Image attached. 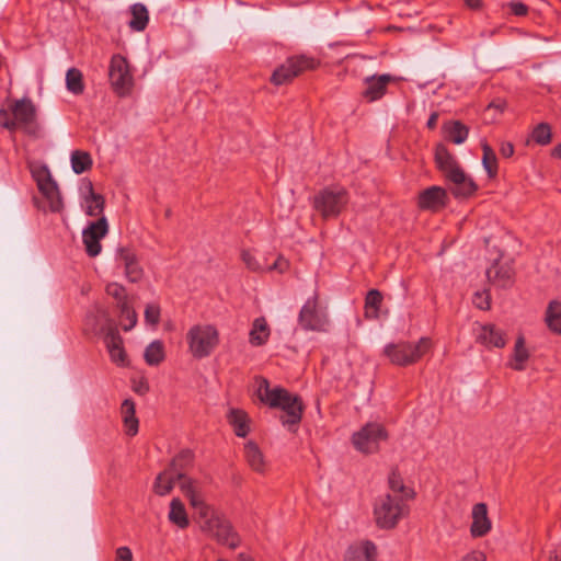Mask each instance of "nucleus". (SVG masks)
Here are the masks:
<instances>
[{"label": "nucleus", "mask_w": 561, "mask_h": 561, "mask_svg": "<svg viewBox=\"0 0 561 561\" xmlns=\"http://www.w3.org/2000/svg\"><path fill=\"white\" fill-rule=\"evenodd\" d=\"M465 4L467 8L471 10H479L482 7L481 0H465Z\"/></svg>", "instance_id": "nucleus-54"}, {"label": "nucleus", "mask_w": 561, "mask_h": 561, "mask_svg": "<svg viewBox=\"0 0 561 561\" xmlns=\"http://www.w3.org/2000/svg\"><path fill=\"white\" fill-rule=\"evenodd\" d=\"M66 87L71 93L79 95L84 91L83 75L77 68H70L66 73Z\"/></svg>", "instance_id": "nucleus-40"}, {"label": "nucleus", "mask_w": 561, "mask_h": 561, "mask_svg": "<svg viewBox=\"0 0 561 561\" xmlns=\"http://www.w3.org/2000/svg\"><path fill=\"white\" fill-rule=\"evenodd\" d=\"M482 164L491 179H494L497 174L499 165L497 158L492 147L486 142H482Z\"/></svg>", "instance_id": "nucleus-37"}, {"label": "nucleus", "mask_w": 561, "mask_h": 561, "mask_svg": "<svg viewBox=\"0 0 561 561\" xmlns=\"http://www.w3.org/2000/svg\"><path fill=\"white\" fill-rule=\"evenodd\" d=\"M175 480H179L181 491H182V485L185 482H191L196 490L202 492L201 486L197 483V481H195L191 478H187L183 473H178V472L174 473V472L165 469L164 471L160 472L156 478V481L153 483L154 493L160 496H164V495L169 494L174 486Z\"/></svg>", "instance_id": "nucleus-16"}, {"label": "nucleus", "mask_w": 561, "mask_h": 561, "mask_svg": "<svg viewBox=\"0 0 561 561\" xmlns=\"http://www.w3.org/2000/svg\"><path fill=\"white\" fill-rule=\"evenodd\" d=\"M472 304L480 310H489L491 307L490 290L484 288L483 290L474 291L472 296Z\"/></svg>", "instance_id": "nucleus-44"}, {"label": "nucleus", "mask_w": 561, "mask_h": 561, "mask_svg": "<svg viewBox=\"0 0 561 561\" xmlns=\"http://www.w3.org/2000/svg\"><path fill=\"white\" fill-rule=\"evenodd\" d=\"M377 546L370 540H362L347 548L344 561H377Z\"/></svg>", "instance_id": "nucleus-20"}, {"label": "nucleus", "mask_w": 561, "mask_h": 561, "mask_svg": "<svg viewBox=\"0 0 561 561\" xmlns=\"http://www.w3.org/2000/svg\"><path fill=\"white\" fill-rule=\"evenodd\" d=\"M121 414L124 423L125 434L135 436L138 433L139 421L136 417V409L133 400L126 399L123 401L121 407Z\"/></svg>", "instance_id": "nucleus-26"}, {"label": "nucleus", "mask_w": 561, "mask_h": 561, "mask_svg": "<svg viewBox=\"0 0 561 561\" xmlns=\"http://www.w3.org/2000/svg\"><path fill=\"white\" fill-rule=\"evenodd\" d=\"M238 560L239 561H254L253 558H251L250 556H248L245 553H239Z\"/></svg>", "instance_id": "nucleus-57"}, {"label": "nucleus", "mask_w": 561, "mask_h": 561, "mask_svg": "<svg viewBox=\"0 0 561 561\" xmlns=\"http://www.w3.org/2000/svg\"><path fill=\"white\" fill-rule=\"evenodd\" d=\"M10 112L14 117L15 129H22L30 136H38L37 112L31 99L23 98L13 101L10 105Z\"/></svg>", "instance_id": "nucleus-8"}, {"label": "nucleus", "mask_w": 561, "mask_h": 561, "mask_svg": "<svg viewBox=\"0 0 561 561\" xmlns=\"http://www.w3.org/2000/svg\"><path fill=\"white\" fill-rule=\"evenodd\" d=\"M92 330H93V331H95V332H98V331H103V327H100V328H99L98 325H93V327H92Z\"/></svg>", "instance_id": "nucleus-58"}, {"label": "nucleus", "mask_w": 561, "mask_h": 561, "mask_svg": "<svg viewBox=\"0 0 561 561\" xmlns=\"http://www.w3.org/2000/svg\"><path fill=\"white\" fill-rule=\"evenodd\" d=\"M551 156L553 158L561 159V142L553 147V149L551 150Z\"/></svg>", "instance_id": "nucleus-56"}, {"label": "nucleus", "mask_w": 561, "mask_h": 561, "mask_svg": "<svg viewBox=\"0 0 561 561\" xmlns=\"http://www.w3.org/2000/svg\"><path fill=\"white\" fill-rule=\"evenodd\" d=\"M488 280H505L513 277V268L507 262L502 261V253L494 249L492 253V264L486 268Z\"/></svg>", "instance_id": "nucleus-23"}, {"label": "nucleus", "mask_w": 561, "mask_h": 561, "mask_svg": "<svg viewBox=\"0 0 561 561\" xmlns=\"http://www.w3.org/2000/svg\"><path fill=\"white\" fill-rule=\"evenodd\" d=\"M219 342V331L214 324H194L186 333L187 350L195 359H203L210 356L218 347Z\"/></svg>", "instance_id": "nucleus-3"}, {"label": "nucleus", "mask_w": 561, "mask_h": 561, "mask_svg": "<svg viewBox=\"0 0 561 561\" xmlns=\"http://www.w3.org/2000/svg\"><path fill=\"white\" fill-rule=\"evenodd\" d=\"M244 458L252 470L259 473H263L265 471V457L260 447L253 440H249L244 444Z\"/></svg>", "instance_id": "nucleus-27"}, {"label": "nucleus", "mask_w": 561, "mask_h": 561, "mask_svg": "<svg viewBox=\"0 0 561 561\" xmlns=\"http://www.w3.org/2000/svg\"><path fill=\"white\" fill-rule=\"evenodd\" d=\"M545 321L554 334H561V301L551 300L547 307Z\"/></svg>", "instance_id": "nucleus-35"}, {"label": "nucleus", "mask_w": 561, "mask_h": 561, "mask_svg": "<svg viewBox=\"0 0 561 561\" xmlns=\"http://www.w3.org/2000/svg\"><path fill=\"white\" fill-rule=\"evenodd\" d=\"M182 493L188 499L191 506L197 512L201 519V527L208 533L219 543L236 549L240 545L239 536L233 531L230 523L217 515L214 510L208 506L202 492L196 490L191 482L182 485Z\"/></svg>", "instance_id": "nucleus-1"}, {"label": "nucleus", "mask_w": 561, "mask_h": 561, "mask_svg": "<svg viewBox=\"0 0 561 561\" xmlns=\"http://www.w3.org/2000/svg\"><path fill=\"white\" fill-rule=\"evenodd\" d=\"M100 312H101L102 317L105 319V321H106V322H107V321H110V320L107 319V314H106V312H105V311H100Z\"/></svg>", "instance_id": "nucleus-59"}, {"label": "nucleus", "mask_w": 561, "mask_h": 561, "mask_svg": "<svg viewBox=\"0 0 561 561\" xmlns=\"http://www.w3.org/2000/svg\"><path fill=\"white\" fill-rule=\"evenodd\" d=\"M381 300L382 297L378 290H369L366 296V313L376 317L381 305Z\"/></svg>", "instance_id": "nucleus-43"}, {"label": "nucleus", "mask_w": 561, "mask_h": 561, "mask_svg": "<svg viewBox=\"0 0 561 561\" xmlns=\"http://www.w3.org/2000/svg\"><path fill=\"white\" fill-rule=\"evenodd\" d=\"M553 561H561V558H558V556H556Z\"/></svg>", "instance_id": "nucleus-60"}, {"label": "nucleus", "mask_w": 561, "mask_h": 561, "mask_svg": "<svg viewBox=\"0 0 561 561\" xmlns=\"http://www.w3.org/2000/svg\"><path fill=\"white\" fill-rule=\"evenodd\" d=\"M432 347V342L427 337H422L417 343L400 342L389 344L385 347V354L394 365L407 366L416 363Z\"/></svg>", "instance_id": "nucleus-6"}, {"label": "nucleus", "mask_w": 561, "mask_h": 561, "mask_svg": "<svg viewBox=\"0 0 561 561\" xmlns=\"http://www.w3.org/2000/svg\"><path fill=\"white\" fill-rule=\"evenodd\" d=\"M449 202L448 194L440 186H431L423 190L417 197V206L422 210L438 213L444 209Z\"/></svg>", "instance_id": "nucleus-15"}, {"label": "nucleus", "mask_w": 561, "mask_h": 561, "mask_svg": "<svg viewBox=\"0 0 561 561\" xmlns=\"http://www.w3.org/2000/svg\"><path fill=\"white\" fill-rule=\"evenodd\" d=\"M118 261L124 265L128 280H138L141 278L142 270L139 266L136 254L130 249H119Z\"/></svg>", "instance_id": "nucleus-25"}, {"label": "nucleus", "mask_w": 561, "mask_h": 561, "mask_svg": "<svg viewBox=\"0 0 561 561\" xmlns=\"http://www.w3.org/2000/svg\"><path fill=\"white\" fill-rule=\"evenodd\" d=\"M193 463V454L190 450L180 451L171 461L170 466L167 468L168 470L174 473H183L185 476V471Z\"/></svg>", "instance_id": "nucleus-39"}, {"label": "nucleus", "mask_w": 561, "mask_h": 561, "mask_svg": "<svg viewBox=\"0 0 561 561\" xmlns=\"http://www.w3.org/2000/svg\"><path fill=\"white\" fill-rule=\"evenodd\" d=\"M108 77L114 92L118 96H126L134 87L133 75L128 61L122 55H114L111 59Z\"/></svg>", "instance_id": "nucleus-11"}, {"label": "nucleus", "mask_w": 561, "mask_h": 561, "mask_svg": "<svg viewBox=\"0 0 561 561\" xmlns=\"http://www.w3.org/2000/svg\"><path fill=\"white\" fill-rule=\"evenodd\" d=\"M299 323L305 330L325 331L329 320L318 305L317 296L307 300L299 313Z\"/></svg>", "instance_id": "nucleus-13"}, {"label": "nucleus", "mask_w": 561, "mask_h": 561, "mask_svg": "<svg viewBox=\"0 0 561 561\" xmlns=\"http://www.w3.org/2000/svg\"><path fill=\"white\" fill-rule=\"evenodd\" d=\"M507 107V102L503 99H496L492 101L485 108L486 113L491 114L494 112L493 118L502 115Z\"/></svg>", "instance_id": "nucleus-47"}, {"label": "nucleus", "mask_w": 561, "mask_h": 561, "mask_svg": "<svg viewBox=\"0 0 561 561\" xmlns=\"http://www.w3.org/2000/svg\"><path fill=\"white\" fill-rule=\"evenodd\" d=\"M255 392L261 402L271 408H279L285 412L282 417L284 425H296L302 416V403L297 396L280 387L271 388L267 379L255 378Z\"/></svg>", "instance_id": "nucleus-2"}, {"label": "nucleus", "mask_w": 561, "mask_h": 561, "mask_svg": "<svg viewBox=\"0 0 561 561\" xmlns=\"http://www.w3.org/2000/svg\"><path fill=\"white\" fill-rule=\"evenodd\" d=\"M271 330L264 317L254 319L249 333V342L254 346L265 344L270 337Z\"/></svg>", "instance_id": "nucleus-31"}, {"label": "nucleus", "mask_w": 561, "mask_h": 561, "mask_svg": "<svg viewBox=\"0 0 561 561\" xmlns=\"http://www.w3.org/2000/svg\"><path fill=\"white\" fill-rule=\"evenodd\" d=\"M445 140L456 144V121H449L443 125Z\"/></svg>", "instance_id": "nucleus-48"}, {"label": "nucleus", "mask_w": 561, "mask_h": 561, "mask_svg": "<svg viewBox=\"0 0 561 561\" xmlns=\"http://www.w3.org/2000/svg\"><path fill=\"white\" fill-rule=\"evenodd\" d=\"M32 173L45 202L44 205H38V208L44 211L60 213L64 209V202L49 170L46 167H41L33 170Z\"/></svg>", "instance_id": "nucleus-7"}, {"label": "nucleus", "mask_w": 561, "mask_h": 561, "mask_svg": "<svg viewBox=\"0 0 561 561\" xmlns=\"http://www.w3.org/2000/svg\"><path fill=\"white\" fill-rule=\"evenodd\" d=\"M348 203V193L341 186H328L313 197V208L323 219L336 218Z\"/></svg>", "instance_id": "nucleus-5"}, {"label": "nucleus", "mask_w": 561, "mask_h": 561, "mask_svg": "<svg viewBox=\"0 0 561 561\" xmlns=\"http://www.w3.org/2000/svg\"><path fill=\"white\" fill-rule=\"evenodd\" d=\"M478 341L486 347L502 348L506 345L504 332L494 324L483 325L478 334Z\"/></svg>", "instance_id": "nucleus-24"}, {"label": "nucleus", "mask_w": 561, "mask_h": 561, "mask_svg": "<svg viewBox=\"0 0 561 561\" xmlns=\"http://www.w3.org/2000/svg\"><path fill=\"white\" fill-rule=\"evenodd\" d=\"M227 420L237 436L245 437L250 433V417L245 411L232 408L227 414Z\"/></svg>", "instance_id": "nucleus-28"}, {"label": "nucleus", "mask_w": 561, "mask_h": 561, "mask_svg": "<svg viewBox=\"0 0 561 561\" xmlns=\"http://www.w3.org/2000/svg\"><path fill=\"white\" fill-rule=\"evenodd\" d=\"M104 342L110 353L112 362L122 366L126 365L127 360L126 353L123 346V339L119 335L117 329L112 323H108L107 332L105 333L104 336Z\"/></svg>", "instance_id": "nucleus-19"}, {"label": "nucleus", "mask_w": 561, "mask_h": 561, "mask_svg": "<svg viewBox=\"0 0 561 561\" xmlns=\"http://www.w3.org/2000/svg\"><path fill=\"white\" fill-rule=\"evenodd\" d=\"M145 319L147 323L157 325L160 321V308L156 304L147 305L145 309Z\"/></svg>", "instance_id": "nucleus-45"}, {"label": "nucleus", "mask_w": 561, "mask_h": 561, "mask_svg": "<svg viewBox=\"0 0 561 561\" xmlns=\"http://www.w3.org/2000/svg\"><path fill=\"white\" fill-rule=\"evenodd\" d=\"M131 20L128 22L130 30L142 32L148 25L149 13L145 4L135 3L130 7Z\"/></svg>", "instance_id": "nucleus-33"}, {"label": "nucleus", "mask_w": 561, "mask_h": 561, "mask_svg": "<svg viewBox=\"0 0 561 561\" xmlns=\"http://www.w3.org/2000/svg\"><path fill=\"white\" fill-rule=\"evenodd\" d=\"M528 358L529 352L526 348L525 337L520 334L515 341L510 367L516 371H522L525 369Z\"/></svg>", "instance_id": "nucleus-32"}, {"label": "nucleus", "mask_w": 561, "mask_h": 561, "mask_svg": "<svg viewBox=\"0 0 561 561\" xmlns=\"http://www.w3.org/2000/svg\"><path fill=\"white\" fill-rule=\"evenodd\" d=\"M241 257L245 266L253 272L277 271L279 274H284L290 267L289 261L282 255H279L272 265L260 263L255 255L249 250H243Z\"/></svg>", "instance_id": "nucleus-18"}, {"label": "nucleus", "mask_w": 561, "mask_h": 561, "mask_svg": "<svg viewBox=\"0 0 561 561\" xmlns=\"http://www.w3.org/2000/svg\"><path fill=\"white\" fill-rule=\"evenodd\" d=\"M392 81H394V77L388 73L365 78L366 89L362 93L363 98L367 102L380 100L386 94L388 84Z\"/></svg>", "instance_id": "nucleus-17"}, {"label": "nucleus", "mask_w": 561, "mask_h": 561, "mask_svg": "<svg viewBox=\"0 0 561 561\" xmlns=\"http://www.w3.org/2000/svg\"><path fill=\"white\" fill-rule=\"evenodd\" d=\"M477 190L478 185L474 181L458 169V197H471L476 194Z\"/></svg>", "instance_id": "nucleus-41"}, {"label": "nucleus", "mask_w": 561, "mask_h": 561, "mask_svg": "<svg viewBox=\"0 0 561 561\" xmlns=\"http://www.w3.org/2000/svg\"><path fill=\"white\" fill-rule=\"evenodd\" d=\"M552 141V127L549 123L541 122L533 127L527 139L526 145L530 144L546 147Z\"/></svg>", "instance_id": "nucleus-30"}, {"label": "nucleus", "mask_w": 561, "mask_h": 561, "mask_svg": "<svg viewBox=\"0 0 561 561\" xmlns=\"http://www.w3.org/2000/svg\"><path fill=\"white\" fill-rule=\"evenodd\" d=\"M115 561H133V552L128 547H119L115 552Z\"/></svg>", "instance_id": "nucleus-50"}, {"label": "nucleus", "mask_w": 561, "mask_h": 561, "mask_svg": "<svg viewBox=\"0 0 561 561\" xmlns=\"http://www.w3.org/2000/svg\"><path fill=\"white\" fill-rule=\"evenodd\" d=\"M108 231L107 219L101 216L96 221L90 222L82 231V241L85 247V252L90 257H95L101 253V239H103Z\"/></svg>", "instance_id": "nucleus-14"}, {"label": "nucleus", "mask_w": 561, "mask_h": 561, "mask_svg": "<svg viewBox=\"0 0 561 561\" xmlns=\"http://www.w3.org/2000/svg\"><path fill=\"white\" fill-rule=\"evenodd\" d=\"M0 126L10 131L16 130L14 117L12 116L10 108L9 110H4V108L0 110Z\"/></svg>", "instance_id": "nucleus-46"}, {"label": "nucleus", "mask_w": 561, "mask_h": 561, "mask_svg": "<svg viewBox=\"0 0 561 561\" xmlns=\"http://www.w3.org/2000/svg\"><path fill=\"white\" fill-rule=\"evenodd\" d=\"M71 168L76 174H81L92 168L91 154L87 151L75 150L71 153Z\"/></svg>", "instance_id": "nucleus-38"}, {"label": "nucleus", "mask_w": 561, "mask_h": 561, "mask_svg": "<svg viewBox=\"0 0 561 561\" xmlns=\"http://www.w3.org/2000/svg\"><path fill=\"white\" fill-rule=\"evenodd\" d=\"M387 438L385 427L379 423L370 422L353 434L352 443L356 450L373 454L379 450L380 443Z\"/></svg>", "instance_id": "nucleus-10"}, {"label": "nucleus", "mask_w": 561, "mask_h": 561, "mask_svg": "<svg viewBox=\"0 0 561 561\" xmlns=\"http://www.w3.org/2000/svg\"><path fill=\"white\" fill-rule=\"evenodd\" d=\"M88 194L84 196L85 214L90 217L103 216L105 201L101 194H98L93 190L91 182L87 184Z\"/></svg>", "instance_id": "nucleus-29"}, {"label": "nucleus", "mask_w": 561, "mask_h": 561, "mask_svg": "<svg viewBox=\"0 0 561 561\" xmlns=\"http://www.w3.org/2000/svg\"><path fill=\"white\" fill-rule=\"evenodd\" d=\"M390 490L392 495L402 496L403 501L407 502L408 499L413 496V493L410 489L405 488L400 477L392 474L389 479Z\"/></svg>", "instance_id": "nucleus-42"}, {"label": "nucleus", "mask_w": 561, "mask_h": 561, "mask_svg": "<svg viewBox=\"0 0 561 561\" xmlns=\"http://www.w3.org/2000/svg\"><path fill=\"white\" fill-rule=\"evenodd\" d=\"M145 360L150 366H158L164 360V346L161 341L151 342L145 350Z\"/></svg>", "instance_id": "nucleus-36"}, {"label": "nucleus", "mask_w": 561, "mask_h": 561, "mask_svg": "<svg viewBox=\"0 0 561 561\" xmlns=\"http://www.w3.org/2000/svg\"><path fill=\"white\" fill-rule=\"evenodd\" d=\"M437 119H438V113L434 112L431 114L428 121H427V127L430 129H434L437 125Z\"/></svg>", "instance_id": "nucleus-55"}, {"label": "nucleus", "mask_w": 561, "mask_h": 561, "mask_svg": "<svg viewBox=\"0 0 561 561\" xmlns=\"http://www.w3.org/2000/svg\"><path fill=\"white\" fill-rule=\"evenodd\" d=\"M514 145L510 141H503L500 146V153L504 158H511L514 154Z\"/></svg>", "instance_id": "nucleus-51"}, {"label": "nucleus", "mask_w": 561, "mask_h": 561, "mask_svg": "<svg viewBox=\"0 0 561 561\" xmlns=\"http://www.w3.org/2000/svg\"><path fill=\"white\" fill-rule=\"evenodd\" d=\"M469 130L466 126L458 122V144L465 141L468 137Z\"/></svg>", "instance_id": "nucleus-53"}, {"label": "nucleus", "mask_w": 561, "mask_h": 561, "mask_svg": "<svg viewBox=\"0 0 561 561\" xmlns=\"http://www.w3.org/2000/svg\"><path fill=\"white\" fill-rule=\"evenodd\" d=\"M319 66V61L312 57L294 56L288 58L272 75L271 81L275 85H282L290 82L294 78L306 70H313Z\"/></svg>", "instance_id": "nucleus-9"}, {"label": "nucleus", "mask_w": 561, "mask_h": 561, "mask_svg": "<svg viewBox=\"0 0 561 561\" xmlns=\"http://www.w3.org/2000/svg\"><path fill=\"white\" fill-rule=\"evenodd\" d=\"M168 518L170 523L181 529H185L190 525L186 510L180 499H173L171 501Z\"/></svg>", "instance_id": "nucleus-34"}, {"label": "nucleus", "mask_w": 561, "mask_h": 561, "mask_svg": "<svg viewBox=\"0 0 561 561\" xmlns=\"http://www.w3.org/2000/svg\"><path fill=\"white\" fill-rule=\"evenodd\" d=\"M472 524L470 527L471 536L474 538L484 537L492 527V523L488 516V507L484 503H477L472 507Z\"/></svg>", "instance_id": "nucleus-21"}, {"label": "nucleus", "mask_w": 561, "mask_h": 561, "mask_svg": "<svg viewBox=\"0 0 561 561\" xmlns=\"http://www.w3.org/2000/svg\"><path fill=\"white\" fill-rule=\"evenodd\" d=\"M435 163L449 182L456 183V162L444 144H438L435 148Z\"/></svg>", "instance_id": "nucleus-22"}, {"label": "nucleus", "mask_w": 561, "mask_h": 561, "mask_svg": "<svg viewBox=\"0 0 561 561\" xmlns=\"http://www.w3.org/2000/svg\"><path fill=\"white\" fill-rule=\"evenodd\" d=\"M485 560H486L485 554L482 551H478V550L471 551L462 559V561H485Z\"/></svg>", "instance_id": "nucleus-52"}, {"label": "nucleus", "mask_w": 561, "mask_h": 561, "mask_svg": "<svg viewBox=\"0 0 561 561\" xmlns=\"http://www.w3.org/2000/svg\"><path fill=\"white\" fill-rule=\"evenodd\" d=\"M511 11L517 16H525L528 13V7L520 1H512L508 4Z\"/></svg>", "instance_id": "nucleus-49"}, {"label": "nucleus", "mask_w": 561, "mask_h": 561, "mask_svg": "<svg viewBox=\"0 0 561 561\" xmlns=\"http://www.w3.org/2000/svg\"><path fill=\"white\" fill-rule=\"evenodd\" d=\"M409 513V506L402 496L391 493L378 497L374 505V520L380 529H392Z\"/></svg>", "instance_id": "nucleus-4"}, {"label": "nucleus", "mask_w": 561, "mask_h": 561, "mask_svg": "<svg viewBox=\"0 0 561 561\" xmlns=\"http://www.w3.org/2000/svg\"><path fill=\"white\" fill-rule=\"evenodd\" d=\"M105 290L116 301L121 316L126 321L123 323L124 331L131 330L137 323V313L133 308L134 295H130L121 283H108Z\"/></svg>", "instance_id": "nucleus-12"}]
</instances>
